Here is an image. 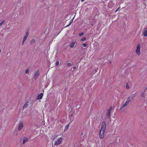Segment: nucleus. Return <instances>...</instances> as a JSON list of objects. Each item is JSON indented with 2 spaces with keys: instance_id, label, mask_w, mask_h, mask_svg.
<instances>
[{
  "instance_id": "c85d7f7f",
  "label": "nucleus",
  "mask_w": 147,
  "mask_h": 147,
  "mask_svg": "<svg viewBox=\"0 0 147 147\" xmlns=\"http://www.w3.org/2000/svg\"><path fill=\"white\" fill-rule=\"evenodd\" d=\"M83 46L84 47H86L87 46V44H86V43H85V44H83Z\"/></svg>"
},
{
  "instance_id": "473e14b6",
  "label": "nucleus",
  "mask_w": 147,
  "mask_h": 147,
  "mask_svg": "<svg viewBox=\"0 0 147 147\" xmlns=\"http://www.w3.org/2000/svg\"><path fill=\"white\" fill-rule=\"evenodd\" d=\"M90 24L91 25H92V26H93L94 24H91V23H90Z\"/></svg>"
},
{
  "instance_id": "a211bd4d",
  "label": "nucleus",
  "mask_w": 147,
  "mask_h": 147,
  "mask_svg": "<svg viewBox=\"0 0 147 147\" xmlns=\"http://www.w3.org/2000/svg\"><path fill=\"white\" fill-rule=\"evenodd\" d=\"M126 88L127 89H129V86L128 84L127 83H126Z\"/></svg>"
},
{
  "instance_id": "ddd939ff",
  "label": "nucleus",
  "mask_w": 147,
  "mask_h": 147,
  "mask_svg": "<svg viewBox=\"0 0 147 147\" xmlns=\"http://www.w3.org/2000/svg\"><path fill=\"white\" fill-rule=\"evenodd\" d=\"M28 140V138H24L23 139L22 143L23 144H24Z\"/></svg>"
},
{
  "instance_id": "e433bc0d",
  "label": "nucleus",
  "mask_w": 147,
  "mask_h": 147,
  "mask_svg": "<svg viewBox=\"0 0 147 147\" xmlns=\"http://www.w3.org/2000/svg\"><path fill=\"white\" fill-rule=\"evenodd\" d=\"M146 89H147V87L146 88Z\"/></svg>"
},
{
  "instance_id": "b1692460",
  "label": "nucleus",
  "mask_w": 147,
  "mask_h": 147,
  "mask_svg": "<svg viewBox=\"0 0 147 147\" xmlns=\"http://www.w3.org/2000/svg\"><path fill=\"white\" fill-rule=\"evenodd\" d=\"M86 39V37H84L83 38H82L81 39V40L82 41H83L84 40H85Z\"/></svg>"
},
{
  "instance_id": "20e7f679",
  "label": "nucleus",
  "mask_w": 147,
  "mask_h": 147,
  "mask_svg": "<svg viewBox=\"0 0 147 147\" xmlns=\"http://www.w3.org/2000/svg\"><path fill=\"white\" fill-rule=\"evenodd\" d=\"M135 96V94H134L131 95L127 99L129 102L133 99Z\"/></svg>"
},
{
  "instance_id": "f3484780",
  "label": "nucleus",
  "mask_w": 147,
  "mask_h": 147,
  "mask_svg": "<svg viewBox=\"0 0 147 147\" xmlns=\"http://www.w3.org/2000/svg\"><path fill=\"white\" fill-rule=\"evenodd\" d=\"M75 45V42H73L71 45H70V47L71 48H72L74 47Z\"/></svg>"
},
{
  "instance_id": "39448f33",
  "label": "nucleus",
  "mask_w": 147,
  "mask_h": 147,
  "mask_svg": "<svg viewBox=\"0 0 147 147\" xmlns=\"http://www.w3.org/2000/svg\"><path fill=\"white\" fill-rule=\"evenodd\" d=\"M62 140V138H59L56 141H55V142L54 144V145L56 146H57L60 144Z\"/></svg>"
},
{
  "instance_id": "4c0bfd02",
  "label": "nucleus",
  "mask_w": 147,
  "mask_h": 147,
  "mask_svg": "<svg viewBox=\"0 0 147 147\" xmlns=\"http://www.w3.org/2000/svg\"><path fill=\"white\" fill-rule=\"evenodd\" d=\"M8 54H9V53H7V55H8Z\"/></svg>"
},
{
  "instance_id": "5701e85b",
  "label": "nucleus",
  "mask_w": 147,
  "mask_h": 147,
  "mask_svg": "<svg viewBox=\"0 0 147 147\" xmlns=\"http://www.w3.org/2000/svg\"><path fill=\"white\" fill-rule=\"evenodd\" d=\"M5 21L4 20H3L2 22H1L0 23V26H1L3 24L4 22Z\"/></svg>"
},
{
  "instance_id": "aec40b11",
  "label": "nucleus",
  "mask_w": 147,
  "mask_h": 147,
  "mask_svg": "<svg viewBox=\"0 0 147 147\" xmlns=\"http://www.w3.org/2000/svg\"><path fill=\"white\" fill-rule=\"evenodd\" d=\"M59 64V61H57L56 62L55 64L56 66H57Z\"/></svg>"
},
{
  "instance_id": "f03ea898",
  "label": "nucleus",
  "mask_w": 147,
  "mask_h": 147,
  "mask_svg": "<svg viewBox=\"0 0 147 147\" xmlns=\"http://www.w3.org/2000/svg\"><path fill=\"white\" fill-rule=\"evenodd\" d=\"M39 75L40 74L38 71H35L34 72L33 77L34 79L35 80H36L37 79L38 77L39 76Z\"/></svg>"
},
{
  "instance_id": "393cba45",
  "label": "nucleus",
  "mask_w": 147,
  "mask_h": 147,
  "mask_svg": "<svg viewBox=\"0 0 147 147\" xmlns=\"http://www.w3.org/2000/svg\"><path fill=\"white\" fill-rule=\"evenodd\" d=\"M76 67H74L73 68H71V70L72 71H73L74 70V69H76Z\"/></svg>"
},
{
  "instance_id": "c9c22d12",
  "label": "nucleus",
  "mask_w": 147,
  "mask_h": 147,
  "mask_svg": "<svg viewBox=\"0 0 147 147\" xmlns=\"http://www.w3.org/2000/svg\"><path fill=\"white\" fill-rule=\"evenodd\" d=\"M73 115V114H71V116H72Z\"/></svg>"
},
{
  "instance_id": "6e6552de",
  "label": "nucleus",
  "mask_w": 147,
  "mask_h": 147,
  "mask_svg": "<svg viewBox=\"0 0 147 147\" xmlns=\"http://www.w3.org/2000/svg\"><path fill=\"white\" fill-rule=\"evenodd\" d=\"M105 132V131H102L100 130L99 135V138L100 139H102L104 137Z\"/></svg>"
},
{
  "instance_id": "0eeeda50",
  "label": "nucleus",
  "mask_w": 147,
  "mask_h": 147,
  "mask_svg": "<svg viewBox=\"0 0 147 147\" xmlns=\"http://www.w3.org/2000/svg\"><path fill=\"white\" fill-rule=\"evenodd\" d=\"M129 102H130L128 100H127L126 101L122 107H121V108H120V109L121 110H123V111L124 109H123L125 107L127 106V105L129 104Z\"/></svg>"
},
{
  "instance_id": "9d476101",
  "label": "nucleus",
  "mask_w": 147,
  "mask_h": 147,
  "mask_svg": "<svg viewBox=\"0 0 147 147\" xmlns=\"http://www.w3.org/2000/svg\"><path fill=\"white\" fill-rule=\"evenodd\" d=\"M111 113V109H109V110L107 111V119H109L110 117V113Z\"/></svg>"
},
{
  "instance_id": "412c9836",
  "label": "nucleus",
  "mask_w": 147,
  "mask_h": 147,
  "mask_svg": "<svg viewBox=\"0 0 147 147\" xmlns=\"http://www.w3.org/2000/svg\"><path fill=\"white\" fill-rule=\"evenodd\" d=\"M73 20H72L70 22L69 24H68V25H67V26H66H66H69V25H70L71 24V23H72V22H73Z\"/></svg>"
},
{
  "instance_id": "6ab92c4d",
  "label": "nucleus",
  "mask_w": 147,
  "mask_h": 147,
  "mask_svg": "<svg viewBox=\"0 0 147 147\" xmlns=\"http://www.w3.org/2000/svg\"><path fill=\"white\" fill-rule=\"evenodd\" d=\"M144 94H143V93H141V96L142 97V98H144H144H145V96L144 95Z\"/></svg>"
},
{
  "instance_id": "2f4dec72",
  "label": "nucleus",
  "mask_w": 147,
  "mask_h": 147,
  "mask_svg": "<svg viewBox=\"0 0 147 147\" xmlns=\"http://www.w3.org/2000/svg\"><path fill=\"white\" fill-rule=\"evenodd\" d=\"M145 90L144 91H143L142 93H143V94H144L145 93Z\"/></svg>"
},
{
  "instance_id": "f704fd0d",
  "label": "nucleus",
  "mask_w": 147,
  "mask_h": 147,
  "mask_svg": "<svg viewBox=\"0 0 147 147\" xmlns=\"http://www.w3.org/2000/svg\"><path fill=\"white\" fill-rule=\"evenodd\" d=\"M110 109H111H111H112V107H111V108H110Z\"/></svg>"
},
{
  "instance_id": "a878e982",
  "label": "nucleus",
  "mask_w": 147,
  "mask_h": 147,
  "mask_svg": "<svg viewBox=\"0 0 147 147\" xmlns=\"http://www.w3.org/2000/svg\"><path fill=\"white\" fill-rule=\"evenodd\" d=\"M27 38L24 36L23 38V40H24V41H25L27 39Z\"/></svg>"
},
{
  "instance_id": "dca6fc26",
  "label": "nucleus",
  "mask_w": 147,
  "mask_h": 147,
  "mask_svg": "<svg viewBox=\"0 0 147 147\" xmlns=\"http://www.w3.org/2000/svg\"><path fill=\"white\" fill-rule=\"evenodd\" d=\"M29 34V32H26L25 33V35L24 36L26 37L27 38L28 37V35Z\"/></svg>"
},
{
  "instance_id": "bb28decb",
  "label": "nucleus",
  "mask_w": 147,
  "mask_h": 147,
  "mask_svg": "<svg viewBox=\"0 0 147 147\" xmlns=\"http://www.w3.org/2000/svg\"><path fill=\"white\" fill-rule=\"evenodd\" d=\"M84 34V33L83 32H82L79 34V36H82Z\"/></svg>"
},
{
  "instance_id": "4be33fe9",
  "label": "nucleus",
  "mask_w": 147,
  "mask_h": 147,
  "mask_svg": "<svg viewBox=\"0 0 147 147\" xmlns=\"http://www.w3.org/2000/svg\"><path fill=\"white\" fill-rule=\"evenodd\" d=\"M25 72L26 74H27L29 73V70L28 69H26V71Z\"/></svg>"
},
{
  "instance_id": "72a5a7b5",
  "label": "nucleus",
  "mask_w": 147,
  "mask_h": 147,
  "mask_svg": "<svg viewBox=\"0 0 147 147\" xmlns=\"http://www.w3.org/2000/svg\"><path fill=\"white\" fill-rule=\"evenodd\" d=\"M85 0H81V1L82 2H83V1H84Z\"/></svg>"
},
{
  "instance_id": "4468645a",
  "label": "nucleus",
  "mask_w": 147,
  "mask_h": 147,
  "mask_svg": "<svg viewBox=\"0 0 147 147\" xmlns=\"http://www.w3.org/2000/svg\"><path fill=\"white\" fill-rule=\"evenodd\" d=\"M36 41L35 39H32L30 42V45H32L34 43H35Z\"/></svg>"
},
{
  "instance_id": "cd10ccee",
  "label": "nucleus",
  "mask_w": 147,
  "mask_h": 147,
  "mask_svg": "<svg viewBox=\"0 0 147 147\" xmlns=\"http://www.w3.org/2000/svg\"><path fill=\"white\" fill-rule=\"evenodd\" d=\"M71 65V63H67V65L68 66H70Z\"/></svg>"
},
{
  "instance_id": "423d86ee",
  "label": "nucleus",
  "mask_w": 147,
  "mask_h": 147,
  "mask_svg": "<svg viewBox=\"0 0 147 147\" xmlns=\"http://www.w3.org/2000/svg\"><path fill=\"white\" fill-rule=\"evenodd\" d=\"M23 127V121L20 122L18 124V130L20 131Z\"/></svg>"
},
{
  "instance_id": "9b49d317",
  "label": "nucleus",
  "mask_w": 147,
  "mask_h": 147,
  "mask_svg": "<svg viewBox=\"0 0 147 147\" xmlns=\"http://www.w3.org/2000/svg\"><path fill=\"white\" fill-rule=\"evenodd\" d=\"M143 34L145 36H147V28L145 29L143 33Z\"/></svg>"
},
{
  "instance_id": "2eb2a0df",
  "label": "nucleus",
  "mask_w": 147,
  "mask_h": 147,
  "mask_svg": "<svg viewBox=\"0 0 147 147\" xmlns=\"http://www.w3.org/2000/svg\"><path fill=\"white\" fill-rule=\"evenodd\" d=\"M68 127H69V124L66 125L65 126V128L64 131H65L66 130H67V129H68Z\"/></svg>"
},
{
  "instance_id": "c756f323",
  "label": "nucleus",
  "mask_w": 147,
  "mask_h": 147,
  "mask_svg": "<svg viewBox=\"0 0 147 147\" xmlns=\"http://www.w3.org/2000/svg\"><path fill=\"white\" fill-rule=\"evenodd\" d=\"M25 41L23 40L22 42V45H23L24 44Z\"/></svg>"
},
{
  "instance_id": "f8f14e48",
  "label": "nucleus",
  "mask_w": 147,
  "mask_h": 147,
  "mask_svg": "<svg viewBox=\"0 0 147 147\" xmlns=\"http://www.w3.org/2000/svg\"><path fill=\"white\" fill-rule=\"evenodd\" d=\"M28 102L26 101V103L24 105V106L23 107V109H26L28 107Z\"/></svg>"
},
{
  "instance_id": "7ed1b4c3",
  "label": "nucleus",
  "mask_w": 147,
  "mask_h": 147,
  "mask_svg": "<svg viewBox=\"0 0 147 147\" xmlns=\"http://www.w3.org/2000/svg\"><path fill=\"white\" fill-rule=\"evenodd\" d=\"M140 44H138L137 47L136 53L139 56H140Z\"/></svg>"
},
{
  "instance_id": "f257e3e1",
  "label": "nucleus",
  "mask_w": 147,
  "mask_h": 147,
  "mask_svg": "<svg viewBox=\"0 0 147 147\" xmlns=\"http://www.w3.org/2000/svg\"><path fill=\"white\" fill-rule=\"evenodd\" d=\"M106 127V123L105 121H103L101 124L100 130L102 131H105Z\"/></svg>"
},
{
  "instance_id": "7c9ffc66",
  "label": "nucleus",
  "mask_w": 147,
  "mask_h": 147,
  "mask_svg": "<svg viewBox=\"0 0 147 147\" xmlns=\"http://www.w3.org/2000/svg\"><path fill=\"white\" fill-rule=\"evenodd\" d=\"M120 9V7H119L118 8H117V10L115 11V12H116L117 11L119 10Z\"/></svg>"
},
{
  "instance_id": "1a4fd4ad",
  "label": "nucleus",
  "mask_w": 147,
  "mask_h": 147,
  "mask_svg": "<svg viewBox=\"0 0 147 147\" xmlns=\"http://www.w3.org/2000/svg\"><path fill=\"white\" fill-rule=\"evenodd\" d=\"M43 95V94L42 93H41L39 94L37 97V99H41Z\"/></svg>"
}]
</instances>
